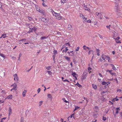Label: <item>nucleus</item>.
Returning a JSON list of instances; mask_svg holds the SVG:
<instances>
[{
    "instance_id": "1",
    "label": "nucleus",
    "mask_w": 122,
    "mask_h": 122,
    "mask_svg": "<svg viewBox=\"0 0 122 122\" xmlns=\"http://www.w3.org/2000/svg\"><path fill=\"white\" fill-rule=\"evenodd\" d=\"M87 74V70H85L83 72L81 77V78L82 80H83L86 78Z\"/></svg>"
},
{
    "instance_id": "2",
    "label": "nucleus",
    "mask_w": 122,
    "mask_h": 122,
    "mask_svg": "<svg viewBox=\"0 0 122 122\" xmlns=\"http://www.w3.org/2000/svg\"><path fill=\"white\" fill-rule=\"evenodd\" d=\"M113 37L116 43H121L120 40H119L120 39V37L119 36H118L116 38H115V36H113Z\"/></svg>"
},
{
    "instance_id": "3",
    "label": "nucleus",
    "mask_w": 122,
    "mask_h": 122,
    "mask_svg": "<svg viewBox=\"0 0 122 122\" xmlns=\"http://www.w3.org/2000/svg\"><path fill=\"white\" fill-rule=\"evenodd\" d=\"M106 55H102L100 57L99 61L100 62L102 61H105V59H106Z\"/></svg>"
},
{
    "instance_id": "4",
    "label": "nucleus",
    "mask_w": 122,
    "mask_h": 122,
    "mask_svg": "<svg viewBox=\"0 0 122 122\" xmlns=\"http://www.w3.org/2000/svg\"><path fill=\"white\" fill-rule=\"evenodd\" d=\"M96 15L99 18L101 19L102 17V14L101 13H99L96 12Z\"/></svg>"
},
{
    "instance_id": "5",
    "label": "nucleus",
    "mask_w": 122,
    "mask_h": 122,
    "mask_svg": "<svg viewBox=\"0 0 122 122\" xmlns=\"http://www.w3.org/2000/svg\"><path fill=\"white\" fill-rule=\"evenodd\" d=\"M110 83V81L106 82L103 81L102 83V84L103 85H104L106 87V86H108Z\"/></svg>"
},
{
    "instance_id": "6",
    "label": "nucleus",
    "mask_w": 122,
    "mask_h": 122,
    "mask_svg": "<svg viewBox=\"0 0 122 122\" xmlns=\"http://www.w3.org/2000/svg\"><path fill=\"white\" fill-rule=\"evenodd\" d=\"M14 80L15 81H16V82H17L19 80V78L17 75L16 74H15L14 75Z\"/></svg>"
},
{
    "instance_id": "7",
    "label": "nucleus",
    "mask_w": 122,
    "mask_h": 122,
    "mask_svg": "<svg viewBox=\"0 0 122 122\" xmlns=\"http://www.w3.org/2000/svg\"><path fill=\"white\" fill-rule=\"evenodd\" d=\"M36 10L42 14H43L45 13L44 11L43 10H40L39 7L38 8H37Z\"/></svg>"
},
{
    "instance_id": "8",
    "label": "nucleus",
    "mask_w": 122,
    "mask_h": 122,
    "mask_svg": "<svg viewBox=\"0 0 122 122\" xmlns=\"http://www.w3.org/2000/svg\"><path fill=\"white\" fill-rule=\"evenodd\" d=\"M68 53L69 54V55L70 56H73L74 53L73 52V51H70V52H68Z\"/></svg>"
},
{
    "instance_id": "9",
    "label": "nucleus",
    "mask_w": 122,
    "mask_h": 122,
    "mask_svg": "<svg viewBox=\"0 0 122 122\" xmlns=\"http://www.w3.org/2000/svg\"><path fill=\"white\" fill-rule=\"evenodd\" d=\"M12 110L11 108L10 107L9 108L8 110V112L9 114V116H10V115L12 113Z\"/></svg>"
},
{
    "instance_id": "10",
    "label": "nucleus",
    "mask_w": 122,
    "mask_h": 122,
    "mask_svg": "<svg viewBox=\"0 0 122 122\" xmlns=\"http://www.w3.org/2000/svg\"><path fill=\"white\" fill-rule=\"evenodd\" d=\"M42 20L43 22H46L48 21V19L46 18H43L42 19Z\"/></svg>"
},
{
    "instance_id": "11",
    "label": "nucleus",
    "mask_w": 122,
    "mask_h": 122,
    "mask_svg": "<svg viewBox=\"0 0 122 122\" xmlns=\"http://www.w3.org/2000/svg\"><path fill=\"white\" fill-rule=\"evenodd\" d=\"M108 62H111V59L110 57L108 56H106V59Z\"/></svg>"
},
{
    "instance_id": "12",
    "label": "nucleus",
    "mask_w": 122,
    "mask_h": 122,
    "mask_svg": "<svg viewBox=\"0 0 122 122\" xmlns=\"http://www.w3.org/2000/svg\"><path fill=\"white\" fill-rule=\"evenodd\" d=\"M94 110L95 112H98L99 111L98 107L97 106H95L94 108Z\"/></svg>"
},
{
    "instance_id": "13",
    "label": "nucleus",
    "mask_w": 122,
    "mask_h": 122,
    "mask_svg": "<svg viewBox=\"0 0 122 122\" xmlns=\"http://www.w3.org/2000/svg\"><path fill=\"white\" fill-rule=\"evenodd\" d=\"M27 92V91L26 90H25L23 92L22 95L23 97H24L25 96V94Z\"/></svg>"
},
{
    "instance_id": "14",
    "label": "nucleus",
    "mask_w": 122,
    "mask_h": 122,
    "mask_svg": "<svg viewBox=\"0 0 122 122\" xmlns=\"http://www.w3.org/2000/svg\"><path fill=\"white\" fill-rule=\"evenodd\" d=\"M84 9L86 10H87L90 12L91 11L86 6H85L83 7Z\"/></svg>"
},
{
    "instance_id": "15",
    "label": "nucleus",
    "mask_w": 122,
    "mask_h": 122,
    "mask_svg": "<svg viewBox=\"0 0 122 122\" xmlns=\"http://www.w3.org/2000/svg\"><path fill=\"white\" fill-rule=\"evenodd\" d=\"M77 75V74H76V73H75V72H73L72 73V75L73 76L75 77V78L76 79H77V78L76 77V76H75L76 75Z\"/></svg>"
},
{
    "instance_id": "16",
    "label": "nucleus",
    "mask_w": 122,
    "mask_h": 122,
    "mask_svg": "<svg viewBox=\"0 0 122 122\" xmlns=\"http://www.w3.org/2000/svg\"><path fill=\"white\" fill-rule=\"evenodd\" d=\"M92 87L95 90L97 89V86L96 85L94 84H92Z\"/></svg>"
},
{
    "instance_id": "17",
    "label": "nucleus",
    "mask_w": 122,
    "mask_h": 122,
    "mask_svg": "<svg viewBox=\"0 0 122 122\" xmlns=\"http://www.w3.org/2000/svg\"><path fill=\"white\" fill-rule=\"evenodd\" d=\"M110 65L112 66V69L114 70H116V68L115 67V66L112 64H110Z\"/></svg>"
},
{
    "instance_id": "18",
    "label": "nucleus",
    "mask_w": 122,
    "mask_h": 122,
    "mask_svg": "<svg viewBox=\"0 0 122 122\" xmlns=\"http://www.w3.org/2000/svg\"><path fill=\"white\" fill-rule=\"evenodd\" d=\"M64 57L65 58V59L67 60L68 61H70V58L68 57L65 56H64Z\"/></svg>"
},
{
    "instance_id": "19",
    "label": "nucleus",
    "mask_w": 122,
    "mask_h": 122,
    "mask_svg": "<svg viewBox=\"0 0 122 122\" xmlns=\"http://www.w3.org/2000/svg\"><path fill=\"white\" fill-rule=\"evenodd\" d=\"M62 17L61 16L60 14L58 17L56 18V19L58 20H60L62 19Z\"/></svg>"
},
{
    "instance_id": "20",
    "label": "nucleus",
    "mask_w": 122,
    "mask_h": 122,
    "mask_svg": "<svg viewBox=\"0 0 122 122\" xmlns=\"http://www.w3.org/2000/svg\"><path fill=\"white\" fill-rule=\"evenodd\" d=\"M12 95H10L7 97L6 98L8 99H11L12 98Z\"/></svg>"
},
{
    "instance_id": "21",
    "label": "nucleus",
    "mask_w": 122,
    "mask_h": 122,
    "mask_svg": "<svg viewBox=\"0 0 122 122\" xmlns=\"http://www.w3.org/2000/svg\"><path fill=\"white\" fill-rule=\"evenodd\" d=\"M82 19H83V20H84V21H83L84 22H86V20L87 19V18H86L84 16H84H83V17H82Z\"/></svg>"
},
{
    "instance_id": "22",
    "label": "nucleus",
    "mask_w": 122,
    "mask_h": 122,
    "mask_svg": "<svg viewBox=\"0 0 122 122\" xmlns=\"http://www.w3.org/2000/svg\"><path fill=\"white\" fill-rule=\"evenodd\" d=\"M68 28L69 29V30H71L72 28V26L70 24H69L68 26Z\"/></svg>"
},
{
    "instance_id": "23",
    "label": "nucleus",
    "mask_w": 122,
    "mask_h": 122,
    "mask_svg": "<svg viewBox=\"0 0 122 122\" xmlns=\"http://www.w3.org/2000/svg\"><path fill=\"white\" fill-rule=\"evenodd\" d=\"M29 27L30 29L29 30L28 33H30V32H31L32 31V30L31 28V26H29Z\"/></svg>"
},
{
    "instance_id": "24",
    "label": "nucleus",
    "mask_w": 122,
    "mask_h": 122,
    "mask_svg": "<svg viewBox=\"0 0 122 122\" xmlns=\"http://www.w3.org/2000/svg\"><path fill=\"white\" fill-rule=\"evenodd\" d=\"M114 9L115 11H118L119 9V7H118V6H116L114 8Z\"/></svg>"
},
{
    "instance_id": "25",
    "label": "nucleus",
    "mask_w": 122,
    "mask_h": 122,
    "mask_svg": "<svg viewBox=\"0 0 122 122\" xmlns=\"http://www.w3.org/2000/svg\"><path fill=\"white\" fill-rule=\"evenodd\" d=\"M92 69L90 67H89L88 68V72L89 73H90L91 72V70H92Z\"/></svg>"
},
{
    "instance_id": "26",
    "label": "nucleus",
    "mask_w": 122,
    "mask_h": 122,
    "mask_svg": "<svg viewBox=\"0 0 122 122\" xmlns=\"http://www.w3.org/2000/svg\"><path fill=\"white\" fill-rule=\"evenodd\" d=\"M116 113L117 114L119 112V111L120 110V109L119 108H117L116 109Z\"/></svg>"
},
{
    "instance_id": "27",
    "label": "nucleus",
    "mask_w": 122,
    "mask_h": 122,
    "mask_svg": "<svg viewBox=\"0 0 122 122\" xmlns=\"http://www.w3.org/2000/svg\"><path fill=\"white\" fill-rule=\"evenodd\" d=\"M51 66H46L45 67V68L47 70H49L51 69Z\"/></svg>"
},
{
    "instance_id": "28",
    "label": "nucleus",
    "mask_w": 122,
    "mask_h": 122,
    "mask_svg": "<svg viewBox=\"0 0 122 122\" xmlns=\"http://www.w3.org/2000/svg\"><path fill=\"white\" fill-rule=\"evenodd\" d=\"M57 53V50H55L53 51V54L54 55H56Z\"/></svg>"
},
{
    "instance_id": "29",
    "label": "nucleus",
    "mask_w": 122,
    "mask_h": 122,
    "mask_svg": "<svg viewBox=\"0 0 122 122\" xmlns=\"http://www.w3.org/2000/svg\"><path fill=\"white\" fill-rule=\"evenodd\" d=\"M68 49L67 47H66L65 48V50H63V52L65 51V52H66L68 50Z\"/></svg>"
},
{
    "instance_id": "30",
    "label": "nucleus",
    "mask_w": 122,
    "mask_h": 122,
    "mask_svg": "<svg viewBox=\"0 0 122 122\" xmlns=\"http://www.w3.org/2000/svg\"><path fill=\"white\" fill-rule=\"evenodd\" d=\"M11 86L16 87L17 86V85L15 83L13 84Z\"/></svg>"
},
{
    "instance_id": "31",
    "label": "nucleus",
    "mask_w": 122,
    "mask_h": 122,
    "mask_svg": "<svg viewBox=\"0 0 122 122\" xmlns=\"http://www.w3.org/2000/svg\"><path fill=\"white\" fill-rule=\"evenodd\" d=\"M6 34H3L2 35V37H3V38H5L6 37Z\"/></svg>"
},
{
    "instance_id": "32",
    "label": "nucleus",
    "mask_w": 122,
    "mask_h": 122,
    "mask_svg": "<svg viewBox=\"0 0 122 122\" xmlns=\"http://www.w3.org/2000/svg\"><path fill=\"white\" fill-rule=\"evenodd\" d=\"M47 97L49 98H51L52 97V96L50 94H47Z\"/></svg>"
},
{
    "instance_id": "33",
    "label": "nucleus",
    "mask_w": 122,
    "mask_h": 122,
    "mask_svg": "<svg viewBox=\"0 0 122 122\" xmlns=\"http://www.w3.org/2000/svg\"><path fill=\"white\" fill-rule=\"evenodd\" d=\"M31 28L32 30H34L35 32H36V30L37 29V28L36 27H34Z\"/></svg>"
},
{
    "instance_id": "34",
    "label": "nucleus",
    "mask_w": 122,
    "mask_h": 122,
    "mask_svg": "<svg viewBox=\"0 0 122 122\" xmlns=\"http://www.w3.org/2000/svg\"><path fill=\"white\" fill-rule=\"evenodd\" d=\"M61 1L62 3H64L66 2L67 1V0H61Z\"/></svg>"
},
{
    "instance_id": "35",
    "label": "nucleus",
    "mask_w": 122,
    "mask_h": 122,
    "mask_svg": "<svg viewBox=\"0 0 122 122\" xmlns=\"http://www.w3.org/2000/svg\"><path fill=\"white\" fill-rule=\"evenodd\" d=\"M99 51V49H97V55L98 56H99L100 55Z\"/></svg>"
},
{
    "instance_id": "36",
    "label": "nucleus",
    "mask_w": 122,
    "mask_h": 122,
    "mask_svg": "<svg viewBox=\"0 0 122 122\" xmlns=\"http://www.w3.org/2000/svg\"><path fill=\"white\" fill-rule=\"evenodd\" d=\"M62 99L63 100L64 102H65L66 103H69V102L68 101H66L65 99L64 98H63Z\"/></svg>"
},
{
    "instance_id": "37",
    "label": "nucleus",
    "mask_w": 122,
    "mask_h": 122,
    "mask_svg": "<svg viewBox=\"0 0 122 122\" xmlns=\"http://www.w3.org/2000/svg\"><path fill=\"white\" fill-rule=\"evenodd\" d=\"M59 14H60L56 13L55 15H54V16H55V17H57L59 15Z\"/></svg>"
},
{
    "instance_id": "38",
    "label": "nucleus",
    "mask_w": 122,
    "mask_h": 122,
    "mask_svg": "<svg viewBox=\"0 0 122 122\" xmlns=\"http://www.w3.org/2000/svg\"><path fill=\"white\" fill-rule=\"evenodd\" d=\"M86 46L85 45H84L83 46V49L85 51L86 50Z\"/></svg>"
},
{
    "instance_id": "39",
    "label": "nucleus",
    "mask_w": 122,
    "mask_h": 122,
    "mask_svg": "<svg viewBox=\"0 0 122 122\" xmlns=\"http://www.w3.org/2000/svg\"><path fill=\"white\" fill-rule=\"evenodd\" d=\"M1 93L2 94H6V92L5 91V90L2 91Z\"/></svg>"
},
{
    "instance_id": "40",
    "label": "nucleus",
    "mask_w": 122,
    "mask_h": 122,
    "mask_svg": "<svg viewBox=\"0 0 122 122\" xmlns=\"http://www.w3.org/2000/svg\"><path fill=\"white\" fill-rule=\"evenodd\" d=\"M93 51L92 50H90V51L88 52V54L90 55L92 53H93Z\"/></svg>"
},
{
    "instance_id": "41",
    "label": "nucleus",
    "mask_w": 122,
    "mask_h": 122,
    "mask_svg": "<svg viewBox=\"0 0 122 122\" xmlns=\"http://www.w3.org/2000/svg\"><path fill=\"white\" fill-rule=\"evenodd\" d=\"M43 102L42 101H40L39 102V106H41V105L42 104Z\"/></svg>"
},
{
    "instance_id": "42",
    "label": "nucleus",
    "mask_w": 122,
    "mask_h": 122,
    "mask_svg": "<svg viewBox=\"0 0 122 122\" xmlns=\"http://www.w3.org/2000/svg\"><path fill=\"white\" fill-rule=\"evenodd\" d=\"M79 108H80V107H75V108L74 109V111H75L77 109H79Z\"/></svg>"
},
{
    "instance_id": "43",
    "label": "nucleus",
    "mask_w": 122,
    "mask_h": 122,
    "mask_svg": "<svg viewBox=\"0 0 122 122\" xmlns=\"http://www.w3.org/2000/svg\"><path fill=\"white\" fill-rule=\"evenodd\" d=\"M47 72L48 74L50 75H51L52 74V72L50 71H47Z\"/></svg>"
},
{
    "instance_id": "44",
    "label": "nucleus",
    "mask_w": 122,
    "mask_h": 122,
    "mask_svg": "<svg viewBox=\"0 0 122 122\" xmlns=\"http://www.w3.org/2000/svg\"><path fill=\"white\" fill-rule=\"evenodd\" d=\"M0 56H1V57L4 58H5V56H4V55L3 54H0Z\"/></svg>"
},
{
    "instance_id": "45",
    "label": "nucleus",
    "mask_w": 122,
    "mask_h": 122,
    "mask_svg": "<svg viewBox=\"0 0 122 122\" xmlns=\"http://www.w3.org/2000/svg\"><path fill=\"white\" fill-rule=\"evenodd\" d=\"M76 85L79 87H81L82 86L81 85H80L78 83H77Z\"/></svg>"
},
{
    "instance_id": "46",
    "label": "nucleus",
    "mask_w": 122,
    "mask_h": 122,
    "mask_svg": "<svg viewBox=\"0 0 122 122\" xmlns=\"http://www.w3.org/2000/svg\"><path fill=\"white\" fill-rule=\"evenodd\" d=\"M46 37L45 36H42L41 37V40H42L44 39H46Z\"/></svg>"
},
{
    "instance_id": "47",
    "label": "nucleus",
    "mask_w": 122,
    "mask_h": 122,
    "mask_svg": "<svg viewBox=\"0 0 122 122\" xmlns=\"http://www.w3.org/2000/svg\"><path fill=\"white\" fill-rule=\"evenodd\" d=\"M42 5H43V6L44 7H46L47 6V5L44 2H43L42 3Z\"/></svg>"
},
{
    "instance_id": "48",
    "label": "nucleus",
    "mask_w": 122,
    "mask_h": 122,
    "mask_svg": "<svg viewBox=\"0 0 122 122\" xmlns=\"http://www.w3.org/2000/svg\"><path fill=\"white\" fill-rule=\"evenodd\" d=\"M52 13L53 15L54 16L55 14H56V13L53 10H52Z\"/></svg>"
},
{
    "instance_id": "49",
    "label": "nucleus",
    "mask_w": 122,
    "mask_h": 122,
    "mask_svg": "<svg viewBox=\"0 0 122 122\" xmlns=\"http://www.w3.org/2000/svg\"><path fill=\"white\" fill-rule=\"evenodd\" d=\"M79 48L80 47L79 46H78L77 47V48L76 49L75 51H79Z\"/></svg>"
},
{
    "instance_id": "50",
    "label": "nucleus",
    "mask_w": 122,
    "mask_h": 122,
    "mask_svg": "<svg viewBox=\"0 0 122 122\" xmlns=\"http://www.w3.org/2000/svg\"><path fill=\"white\" fill-rule=\"evenodd\" d=\"M27 18L28 19L30 20H33V19L30 17L28 16V17Z\"/></svg>"
},
{
    "instance_id": "51",
    "label": "nucleus",
    "mask_w": 122,
    "mask_h": 122,
    "mask_svg": "<svg viewBox=\"0 0 122 122\" xmlns=\"http://www.w3.org/2000/svg\"><path fill=\"white\" fill-rule=\"evenodd\" d=\"M24 122V119L22 117L20 119V122Z\"/></svg>"
},
{
    "instance_id": "52",
    "label": "nucleus",
    "mask_w": 122,
    "mask_h": 122,
    "mask_svg": "<svg viewBox=\"0 0 122 122\" xmlns=\"http://www.w3.org/2000/svg\"><path fill=\"white\" fill-rule=\"evenodd\" d=\"M86 21L88 22V23H91V20L90 19H89L88 20H87Z\"/></svg>"
},
{
    "instance_id": "53",
    "label": "nucleus",
    "mask_w": 122,
    "mask_h": 122,
    "mask_svg": "<svg viewBox=\"0 0 122 122\" xmlns=\"http://www.w3.org/2000/svg\"><path fill=\"white\" fill-rule=\"evenodd\" d=\"M106 117H104V116H103V117H102V119L104 120V121H105V120H106Z\"/></svg>"
},
{
    "instance_id": "54",
    "label": "nucleus",
    "mask_w": 122,
    "mask_h": 122,
    "mask_svg": "<svg viewBox=\"0 0 122 122\" xmlns=\"http://www.w3.org/2000/svg\"><path fill=\"white\" fill-rule=\"evenodd\" d=\"M112 71H113V70H110V71H109V72L110 74H112Z\"/></svg>"
},
{
    "instance_id": "55",
    "label": "nucleus",
    "mask_w": 122,
    "mask_h": 122,
    "mask_svg": "<svg viewBox=\"0 0 122 122\" xmlns=\"http://www.w3.org/2000/svg\"><path fill=\"white\" fill-rule=\"evenodd\" d=\"M41 91V89L40 88H39L38 89V90H37V92H38V93L40 92Z\"/></svg>"
},
{
    "instance_id": "56",
    "label": "nucleus",
    "mask_w": 122,
    "mask_h": 122,
    "mask_svg": "<svg viewBox=\"0 0 122 122\" xmlns=\"http://www.w3.org/2000/svg\"><path fill=\"white\" fill-rule=\"evenodd\" d=\"M117 91L118 92H122V90L120 89H117Z\"/></svg>"
},
{
    "instance_id": "57",
    "label": "nucleus",
    "mask_w": 122,
    "mask_h": 122,
    "mask_svg": "<svg viewBox=\"0 0 122 122\" xmlns=\"http://www.w3.org/2000/svg\"><path fill=\"white\" fill-rule=\"evenodd\" d=\"M99 36L101 39H103V37H102V35H101L100 34H99Z\"/></svg>"
},
{
    "instance_id": "58",
    "label": "nucleus",
    "mask_w": 122,
    "mask_h": 122,
    "mask_svg": "<svg viewBox=\"0 0 122 122\" xmlns=\"http://www.w3.org/2000/svg\"><path fill=\"white\" fill-rule=\"evenodd\" d=\"M110 25H109V26L107 25L106 26V27L107 28L109 29V30H110Z\"/></svg>"
},
{
    "instance_id": "59",
    "label": "nucleus",
    "mask_w": 122,
    "mask_h": 122,
    "mask_svg": "<svg viewBox=\"0 0 122 122\" xmlns=\"http://www.w3.org/2000/svg\"><path fill=\"white\" fill-rule=\"evenodd\" d=\"M63 81H67L68 82H69V81L67 79H66L65 80H63Z\"/></svg>"
},
{
    "instance_id": "60",
    "label": "nucleus",
    "mask_w": 122,
    "mask_h": 122,
    "mask_svg": "<svg viewBox=\"0 0 122 122\" xmlns=\"http://www.w3.org/2000/svg\"><path fill=\"white\" fill-rule=\"evenodd\" d=\"M26 39H23L20 40V41H25Z\"/></svg>"
},
{
    "instance_id": "61",
    "label": "nucleus",
    "mask_w": 122,
    "mask_h": 122,
    "mask_svg": "<svg viewBox=\"0 0 122 122\" xmlns=\"http://www.w3.org/2000/svg\"><path fill=\"white\" fill-rule=\"evenodd\" d=\"M84 15H83L82 14H80V16L81 17H82Z\"/></svg>"
},
{
    "instance_id": "62",
    "label": "nucleus",
    "mask_w": 122,
    "mask_h": 122,
    "mask_svg": "<svg viewBox=\"0 0 122 122\" xmlns=\"http://www.w3.org/2000/svg\"><path fill=\"white\" fill-rule=\"evenodd\" d=\"M94 25H97V22L96 21H95L94 22Z\"/></svg>"
},
{
    "instance_id": "63",
    "label": "nucleus",
    "mask_w": 122,
    "mask_h": 122,
    "mask_svg": "<svg viewBox=\"0 0 122 122\" xmlns=\"http://www.w3.org/2000/svg\"><path fill=\"white\" fill-rule=\"evenodd\" d=\"M99 75L100 77H103L102 76V74L101 73H99Z\"/></svg>"
},
{
    "instance_id": "64",
    "label": "nucleus",
    "mask_w": 122,
    "mask_h": 122,
    "mask_svg": "<svg viewBox=\"0 0 122 122\" xmlns=\"http://www.w3.org/2000/svg\"><path fill=\"white\" fill-rule=\"evenodd\" d=\"M61 122H66V121H64L63 119H62V118H61Z\"/></svg>"
}]
</instances>
